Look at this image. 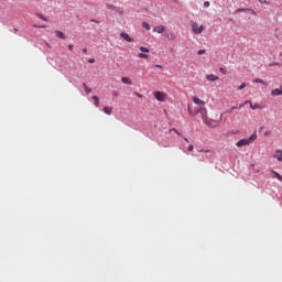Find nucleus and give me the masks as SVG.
<instances>
[{"mask_svg":"<svg viewBox=\"0 0 282 282\" xmlns=\"http://www.w3.org/2000/svg\"><path fill=\"white\" fill-rule=\"evenodd\" d=\"M139 98H142V95H138Z\"/></svg>","mask_w":282,"mask_h":282,"instance_id":"nucleus-42","label":"nucleus"},{"mask_svg":"<svg viewBox=\"0 0 282 282\" xmlns=\"http://www.w3.org/2000/svg\"><path fill=\"white\" fill-rule=\"evenodd\" d=\"M91 98L94 100L95 107H100V99L98 98V96L94 95Z\"/></svg>","mask_w":282,"mask_h":282,"instance_id":"nucleus-15","label":"nucleus"},{"mask_svg":"<svg viewBox=\"0 0 282 282\" xmlns=\"http://www.w3.org/2000/svg\"><path fill=\"white\" fill-rule=\"evenodd\" d=\"M153 96L155 98V100H159V102H165L166 98H169V95L166 93L156 90L153 93Z\"/></svg>","mask_w":282,"mask_h":282,"instance_id":"nucleus-3","label":"nucleus"},{"mask_svg":"<svg viewBox=\"0 0 282 282\" xmlns=\"http://www.w3.org/2000/svg\"><path fill=\"white\" fill-rule=\"evenodd\" d=\"M248 104H250V109H252L253 111H254V109H261V106H259L258 104H252V101H250V100H247V101H245V105H248Z\"/></svg>","mask_w":282,"mask_h":282,"instance_id":"nucleus-10","label":"nucleus"},{"mask_svg":"<svg viewBox=\"0 0 282 282\" xmlns=\"http://www.w3.org/2000/svg\"><path fill=\"white\" fill-rule=\"evenodd\" d=\"M88 63H96V59L89 58V59H88Z\"/></svg>","mask_w":282,"mask_h":282,"instance_id":"nucleus-34","label":"nucleus"},{"mask_svg":"<svg viewBox=\"0 0 282 282\" xmlns=\"http://www.w3.org/2000/svg\"><path fill=\"white\" fill-rule=\"evenodd\" d=\"M34 28H45V25H41V26H39V25H34Z\"/></svg>","mask_w":282,"mask_h":282,"instance_id":"nucleus-38","label":"nucleus"},{"mask_svg":"<svg viewBox=\"0 0 282 282\" xmlns=\"http://www.w3.org/2000/svg\"><path fill=\"white\" fill-rule=\"evenodd\" d=\"M253 83H258L260 85H265V82L263 79H261V78L253 79Z\"/></svg>","mask_w":282,"mask_h":282,"instance_id":"nucleus-20","label":"nucleus"},{"mask_svg":"<svg viewBox=\"0 0 282 282\" xmlns=\"http://www.w3.org/2000/svg\"><path fill=\"white\" fill-rule=\"evenodd\" d=\"M254 140H257V132H254L251 137H249L248 139H241L236 143V147H238L239 149L241 147H248V144H252V142H254Z\"/></svg>","mask_w":282,"mask_h":282,"instance_id":"nucleus-2","label":"nucleus"},{"mask_svg":"<svg viewBox=\"0 0 282 282\" xmlns=\"http://www.w3.org/2000/svg\"><path fill=\"white\" fill-rule=\"evenodd\" d=\"M273 65H279V63L275 62V63H273Z\"/></svg>","mask_w":282,"mask_h":282,"instance_id":"nucleus-41","label":"nucleus"},{"mask_svg":"<svg viewBox=\"0 0 282 282\" xmlns=\"http://www.w3.org/2000/svg\"><path fill=\"white\" fill-rule=\"evenodd\" d=\"M104 113H106L107 116H111V113H113V108L110 106L104 107Z\"/></svg>","mask_w":282,"mask_h":282,"instance_id":"nucleus-13","label":"nucleus"},{"mask_svg":"<svg viewBox=\"0 0 282 282\" xmlns=\"http://www.w3.org/2000/svg\"><path fill=\"white\" fill-rule=\"evenodd\" d=\"M264 135H265V137H268V135H272V131L267 130V131L264 132Z\"/></svg>","mask_w":282,"mask_h":282,"instance_id":"nucleus-29","label":"nucleus"},{"mask_svg":"<svg viewBox=\"0 0 282 282\" xmlns=\"http://www.w3.org/2000/svg\"><path fill=\"white\" fill-rule=\"evenodd\" d=\"M206 78H207L210 83H215V80H219V76H216V75H213V74L206 75Z\"/></svg>","mask_w":282,"mask_h":282,"instance_id":"nucleus-11","label":"nucleus"},{"mask_svg":"<svg viewBox=\"0 0 282 282\" xmlns=\"http://www.w3.org/2000/svg\"><path fill=\"white\" fill-rule=\"evenodd\" d=\"M194 149H195V147H193V145L187 147V151H189V152L193 151Z\"/></svg>","mask_w":282,"mask_h":282,"instance_id":"nucleus-31","label":"nucleus"},{"mask_svg":"<svg viewBox=\"0 0 282 282\" xmlns=\"http://www.w3.org/2000/svg\"><path fill=\"white\" fill-rule=\"evenodd\" d=\"M121 83H123V85H132V82L129 77H122Z\"/></svg>","mask_w":282,"mask_h":282,"instance_id":"nucleus-17","label":"nucleus"},{"mask_svg":"<svg viewBox=\"0 0 282 282\" xmlns=\"http://www.w3.org/2000/svg\"><path fill=\"white\" fill-rule=\"evenodd\" d=\"M140 52H143V53H139V58H149V52H151V50H149L148 47L145 46H140Z\"/></svg>","mask_w":282,"mask_h":282,"instance_id":"nucleus-5","label":"nucleus"},{"mask_svg":"<svg viewBox=\"0 0 282 282\" xmlns=\"http://www.w3.org/2000/svg\"><path fill=\"white\" fill-rule=\"evenodd\" d=\"M172 131H174V133H177V135H180V132L177 131V129L173 128Z\"/></svg>","mask_w":282,"mask_h":282,"instance_id":"nucleus-35","label":"nucleus"},{"mask_svg":"<svg viewBox=\"0 0 282 282\" xmlns=\"http://www.w3.org/2000/svg\"><path fill=\"white\" fill-rule=\"evenodd\" d=\"M204 54H206V50H199V51H198V55H199V56H202V55H204Z\"/></svg>","mask_w":282,"mask_h":282,"instance_id":"nucleus-27","label":"nucleus"},{"mask_svg":"<svg viewBox=\"0 0 282 282\" xmlns=\"http://www.w3.org/2000/svg\"><path fill=\"white\" fill-rule=\"evenodd\" d=\"M273 158L278 162H282V150L281 149L275 150V152L273 154Z\"/></svg>","mask_w":282,"mask_h":282,"instance_id":"nucleus-8","label":"nucleus"},{"mask_svg":"<svg viewBox=\"0 0 282 282\" xmlns=\"http://www.w3.org/2000/svg\"><path fill=\"white\" fill-rule=\"evenodd\" d=\"M83 52H84V54H87V48H84Z\"/></svg>","mask_w":282,"mask_h":282,"instance_id":"nucleus-39","label":"nucleus"},{"mask_svg":"<svg viewBox=\"0 0 282 282\" xmlns=\"http://www.w3.org/2000/svg\"><path fill=\"white\" fill-rule=\"evenodd\" d=\"M142 28H144L145 30H151V25H149L148 22H142Z\"/></svg>","mask_w":282,"mask_h":282,"instance_id":"nucleus-23","label":"nucleus"},{"mask_svg":"<svg viewBox=\"0 0 282 282\" xmlns=\"http://www.w3.org/2000/svg\"><path fill=\"white\" fill-rule=\"evenodd\" d=\"M39 19H41L42 21H47V18H45L43 14L37 13Z\"/></svg>","mask_w":282,"mask_h":282,"instance_id":"nucleus-25","label":"nucleus"},{"mask_svg":"<svg viewBox=\"0 0 282 282\" xmlns=\"http://www.w3.org/2000/svg\"><path fill=\"white\" fill-rule=\"evenodd\" d=\"M271 173H273V175L276 177V180H279V182H282V175L279 174V172H276V171H271Z\"/></svg>","mask_w":282,"mask_h":282,"instance_id":"nucleus-18","label":"nucleus"},{"mask_svg":"<svg viewBox=\"0 0 282 282\" xmlns=\"http://www.w3.org/2000/svg\"><path fill=\"white\" fill-rule=\"evenodd\" d=\"M153 32H156L158 34H164V32H166V26L158 25L153 29Z\"/></svg>","mask_w":282,"mask_h":282,"instance_id":"nucleus-7","label":"nucleus"},{"mask_svg":"<svg viewBox=\"0 0 282 282\" xmlns=\"http://www.w3.org/2000/svg\"><path fill=\"white\" fill-rule=\"evenodd\" d=\"M191 28L193 31V34H202L204 32L205 28L204 25H199L197 22H191Z\"/></svg>","mask_w":282,"mask_h":282,"instance_id":"nucleus-4","label":"nucleus"},{"mask_svg":"<svg viewBox=\"0 0 282 282\" xmlns=\"http://www.w3.org/2000/svg\"><path fill=\"white\" fill-rule=\"evenodd\" d=\"M91 23H99L98 20H90Z\"/></svg>","mask_w":282,"mask_h":282,"instance_id":"nucleus-37","label":"nucleus"},{"mask_svg":"<svg viewBox=\"0 0 282 282\" xmlns=\"http://www.w3.org/2000/svg\"><path fill=\"white\" fill-rule=\"evenodd\" d=\"M120 36L123 41H127V43H133V39L129 35V33H120Z\"/></svg>","mask_w":282,"mask_h":282,"instance_id":"nucleus-6","label":"nucleus"},{"mask_svg":"<svg viewBox=\"0 0 282 282\" xmlns=\"http://www.w3.org/2000/svg\"><path fill=\"white\" fill-rule=\"evenodd\" d=\"M199 153H210V150H198Z\"/></svg>","mask_w":282,"mask_h":282,"instance_id":"nucleus-30","label":"nucleus"},{"mask_svg":"<svg viewBox=\"0 0 282 282\" xmlns=\"http://www.w3.org/2000/svg\"><path fill=\"white\" fill-rule=\"evenodd\" d=\"M192 100H193L194 105H200L202 107H204V105H206V102L204 100L199 99V97H197V96H193Z\"/></svg>","mask_w":282,"mask_h":282,"instance_id":"nucleus-9","label":"nucleus"},{"mask_svg":"<svg viewBox=\"0 0 282 282\" xmlns=\"http://www.w3.org/2000/svg\"><path fill=\"white\" fill-rule=\"evenodd\" d=\"M188 113H189V116H197V113H200L203 122H205V124H207V127H210V121H208V110L206 109V107L198 108L196 110V113H193L191 108H188Z\"/></svg>","mask_w":282,"mask_h":282,"instance_id":"nucleus-1","label":"nucleus"},{"mask_svg":"<svg viewBox=\"0 0 282 282\" xmlns=\"http://www.w3.org/2000/svg\"><path fill=\"white\" fill-rule=\"evenodd\" d=\"M250 11V9H237V12H247ZM252 14H254V10H251Z\"/></svg>","mask_w":282,"mask_h":282,"instance_id":"nucleus-24","label":"nucleus"},{"mask_svg":"<svg viewBox=\"0 0 282 282\" xmlns=\"http://www.w3.org/2000/svg\"><path fill=\"white\" fill-rule=\"evenodd\" d=\"M259 3H264V6H270V2L268 0H258Z\"/></svg>","mask_w":282,"mask_h":282,"instance_id":"nucleus-26","label":"nucleus"},{"mask_svg":"<svg viewBox=\"0 0 282 282\" xmlns=\"http://www.w3.org/2000/svg\"><path fill=\"white\" fill-rule=\"evenodd\" d=\"M165 39L167 41H175V39H177V36H175V34H173V33H167V34H165Z\"/></svg>","mask_w":282,"mask_h":282,"instance_id":"nucleus-14","label":"nucleus"},{"mask_svg":"<svg viewBox=\"0 0 282 282\" xmlns=\"http://www.w3.org/2000/svg\"><path fill=\"white\" fill-rule=\"evenodd\" d=\"M248 87V84L242 83L239 87L238 90L241 91L242 89H246Z\"/></svg>","mask_w":282,"mask_h":282,"instance_id":"nucleus-21","label":"nucleus"},{"mask_svg":"<svg viewBox=\"0 0 282 282\" xmlns=\"http://www.w3.org/2000/svg\"><path fill=\"white\" fill-rule=\"evenodd\" d=\"M219 70L221 72V74H226V68L220 67V69H219Z\"/></svg>","mask_w":282,"mask_h":282,"instance_id":"nucleus-33","label":"nucleus"},{"mask_svg":"<svg viewBox=\"0 0 282 282\" xmlns=\"http://www.w3.org/2000/svg\"><path fill=\"white\" fill-rule=\"evenodd\" d=\"M185 142H188V139L187 138H184Z\"/></svg>","mask_w":282,"mask_h":282,"instance_id":"nucleus-40","label":"nucleus"},{"mask_svg":"<svg viewBox=\"0 0 282 282\" xmlns=\"http://www.w3.org/2000/svg\"><path fill=\"white\" fill-rule=\"evenodd\" d=\"M204 8H210V2L205 1V2H204Z\"/></svg>","mask_w":282,"mask_h":282,"instance_id":"nucleus-28","label":"nucleus"},{"mask_svg":"<svg viewBox=\"0 0 282 282\" xmlns=\"http://www.w3.org/2000/svg\"><path fill=\"white\" fill-rule=\"evenodd\" d=\"M280 56H282V53H280Z\"/></svg>","mask_w":282,"mask_h":282,"instance_id":"nucleus-43","label":"nucleus"},{"mask_svg":"<svg viewBox=\"0 0 282 282\" xmlns=\"http://www.w3.org/2000/svg\"><path fill=\"white\" fill-rule=\"evenodd\" d=\"M271 96H282V88L281 86L279 88H275L271 91Z\"/></svg>","mask_w":282,"mask_h":282,"instance_id":"nucleus-12","label":"nucleus"},{"mask_svg":"<svg viewBox=\"0 0 282 282\" xmlns=\"http://www.w3.org/2000/svg\"><path fill=\"white\" fill-rule=\"evenodd\" d=\"M245 104H240L239 107L234 106L231 107V109L228 111V113H232V111H235V109H241V107H243Z\"/></svg>","mask_w":282,"mask_h":282,"instance_id":"nucleus-19","label":"nucleus"},{"mask_svg":"<svg viewBox=\"0 0 282 282\" xmlns=\"http://www.w3.org/2000/svg\"><path fill=\"white\" fill-rule=\"evenodd\" d=\"M55 34L57 36V39H62L63 41H65V34L58 30L55 31Z\"/></svg>","mask_w":282,"mask_h":282,"instance_id":"nucleus-16","label":"nucleus"},{"mask_svg":"<svg viewBox=\"0 0 282 282\" xmlns=\"http://www.w3.org/2000/svg\"><path fill=\"white\" fill-rule=\"evenodd\" d=\"M280 56H282V53H280Z\"/></svg>","mask_w":282,"mask_h":282,"instance_id":"nucleus-44","label":"nucleus"},{"mask_svg":"<svg viewBox=\"0 0 282 282\" xmlns=\"http://www.w3.org/2000/svg\"><path fill=\"white\" fill-rule=\"evenodd\" d=\"M69 52H74V46L72 44L68 45Z\"/></svg>","mask_w":282,"mask_h":282,"instance_id":"nucleus-32","label":"nucleus"},{"mask_svg":"<svg viewBox=\"0 0 282 282\" xmlns=\"http://www.w3.org/2000/svg\"><path fill=\"white\" fill-rule=\"evenodd\" d=\"M155 67H159V69H163V66L160 64H156Z\"/></svg>","mask_w":282,"mask_h":282,"instance_id":"nucleus-36","label":"nucleus"},{"mask_svg":"<svg viewBox=\"0 0 282 282\" xmlns=\"http://www.w3.org/2000/svg\"><path fill=\"white\" fill-rule=\"evenodd\" d=\"M84 89H85V91H86V94H91V88H89L88 86H87V84H84Z\"/></svg>","mask_w":282,"mask_h":282,"instance_id":"nucleus-22","label":"nucleus"}]
</instances>
